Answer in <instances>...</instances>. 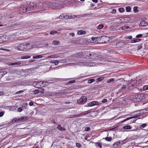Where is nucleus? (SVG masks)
<instances>
[{
	"label": "nucleus",
	"instance_id": "f257e3e1",
	"mask_svg": "<svg viewBox=\"0 0 148 148\" xmlns=\"http://www.w3.org/2000/svg\"><path fill=\"white\" fill-rule=\"evenodd\" d=\"M129 100H130L135 102H139L141 100L143 97L140 94H136L134 95H131L128 97Z\"/></svg>",
	"mask_w": 148,
	"mask_h": 148
},
{
	"label": "nucleus",
	"instance_id": "f03ea898",
	"mask_svg": "<svg viewBox=\"0 0 148 148\" xmlns=\"http://www.w3.org/2000/svg\"><path fill=\"white\" fill-rule=\"evenodd\" d=\"M100 40H104V41H101L99 42V43H103L107 42L110 40V38L109 37L106 36H102L100 37Z\"/></svg>",
	"mask_w": 148,
	"mask_h": 148
},
{
	"label": "nucleus",
	"instance_id": "7ed1b4c3",
	"mask_svg": "<svg viewBox=\"0 0 148 148\" xmlns=\"http://www.w3.org/2000/svg\"><path fill=\"white\" fill-rule=\"evenodd\" d=\"M34 8V6L33 5L32 3H30L28 7L24 8L23 9V12H26L29 11H31Z\"/></svg>",
	"mask_w": 148,
	"mask_h": 148
},
{
	"label": "nucleus",
	"instance_id": "20e7f679",
	"mask_svg": "<svg viewBox=\"0 0 148 148\" xmlns=\"http://www.w3.org/2000/svg\"><path fill=\"white\" fill-rule=\"evenodd\" d=\"M121 19L123 23L133 22L131 20V19L130 17H123V18H121Z\"/></svg>",
	"mask_w": 148,
	"mask_h": 148
},
{
	"label": "nucleus",
	"instance_id": "39448f33",
	"mask_svg": "<svg viewBox=\"0 0 148 148\" xmlns=\"http://www.w3.org/2000/svg\"><path fill=\"white\" fill-rule=\"evenodd\" d=\"M87 98L85 96H82L81 98L77 100V103L80 104H82L85 103L87 101Z\"/></svg>",
	"mask_w": 148,
	"mask_h": 148
},
{
	"label": "nucleus",
	"instance_id": "423d86ee",
	"mask_svg": "<svg viewBox=\"0 0 148 148\" xmlns=\"http://www.w3.org/2000/svg\"><path fill=\"white\" fill-rule=\"evenodd\" d=\"M52 3H50L49 2H47V3H44L42 5V8L43 7H44L45 6V8H54V7L52 5Z\"/></svg>",
	"mask_w": 148,
	"mask_h": 148
},
{
	"label": "nucleus",
	"instance_id": "0eeeda50",
	"mask_svg": "<svg viewBox=\"0 0 148 148\" xmlns=\"http://www.w3.org/2000/svg\"><path fill=\"white\" fill-rule=\"evenodd\" d=\"M86 54L87 55L86 58L91 59H94L96 58V57L97 56L96 54L95 55L93 54L90 53L88 52H86Z\"/></svg>",
	"mask_w": 148,
	"mask_h": 148
},
{
	"label": "nucleus",
	"instance_id": "6e6552de",
	"mask_svg": "<svg viewBox=\"0 0 148 148\" xmlns=\"http://www.w3.org/2000/svg\"><path fill=\"white\" fill-rule=\"evenodd\" d=\"M99 105V103L97 101H93L90 102L88 103V106L90 107L94 106L95 105Z\"/></svg>",
	"mask_w": 148,
	"mask_h": 148
},
{
	"label": "nucleus",
	"instance_id": "1a4fd4ad",
	"mask_svg": "<svg viewBox=\"0 0 148 148\" xmlns=\"http://www.w3.org/2000/svg\"><path fill=\"white\" fill-rule=\"evenodd\" d=\"M27 119V118L26 116H22L21 118L18 119L19 122H23Z\"/></svg>",
	"mask_w": 148,
	"mask_h": 148
},
{
	"label": "nucleus",
	"instance_id": "9d476101",
	"mask_svg": "<svg viewBox=\"0 0 148 148\" xmlns=\"http://www.w3.org/2000/svg\"><path fill=\"white\" fill-rule=\"evenodd\" d=\"M16 49V50L20 51H27V49L26 48H25L24 47H17Z\"/></svg>",
	"mask_w": 148,
	"mask_h": 148
},
{
	"label": "nucleus",
	"instance_id": "9b49d317",
	"mask_svg": "<svg viewBox=\"0 0 148 148\" xmlns=\"http://www.w3.org/2000/svg\"><path fill=\"white\" fill-rule=\"evenodd\" d=\"M92 40L95 42L97 41L98 40L100 42V37H92L91 38Z\"/></svg>",
	"mask_w": 148,
	"mask_h": 148
},
{
	"label": "nucleus",
	"instance_id": "f8f14e48",
	"mask_svg": "<svg viewBox=\"0 0 148 148\" xmlns=\"http://www.w3.org/2000/svg\"><path fill=\"white\" fill-rule=\"evenodd\" d=\"M77 34L78 35H84L86 34V32L85 31L82 30H79L78 31Z\"/></svg>",
	"mask_w": 148,
	"mask_h": 148
},
{
	"label": "nucleus",
	"instance_id": "ddd939ff",
	"mask_svg": "<svg viewBox=\"0 0 148 148\" xmlns=\"http://www.w3.org/2000/svg\"><path fill=\"white\" fill-rule=\"evenodd\" d=\"M144 109H143L140 110V111H138L135 112L134 113H135L134 114L135 115H137L139 114H141L142 113H144Z\"/></svg>",
	"mask_w": 148,
	"mask_h": 148
},
{
	"label": "nucleus",
	"instance_id": "4468645a",
	"mask_svg": "<svg viewBox=\"0 0 148 148\" xmlns=\"http://www.w3.org/2000/svg\"><path fill=\"white\" fill-rule=\"evenodd\" d=\"M38 81H35L33 83V85L36 88L39 87V85L38 84Z\"/></svg>",
	"mask_w": 148,
	"mask_h": 148
},
{
	"label": "nucleus",
	"instance_id": "2eb2a0df",
	"mask_svg": "<svg viewBox=\"0 0 148 148\" xmlns=\"http://www.w3.org/2000/svg\"><path fill=\"white\" fill-rule=\"evenodd\" d=\"M138 82L137 81H132L130 84L131 85H132L133 86H137L138 85V84H137L136 82Z\"/></svg>",
	"mask_w": 148,
	"mask_h": 148
},
{
	"label": "nucleus",
	"instance_id": "dca6fc26",
	"mask_svg": "<svg viewBox=\"0 0 148 148\" xmlns=\"http://www.w3.org/2000/svg\"><path fill=\"white\" fill-rule=\"evenodd\" d=\"M140 23L141 25L143 26H146L147 25V22L142 20L141 21Z\"/></svg>",
	"mask_w": 148,
	"mask_h": 148
},
{
	"label": "nucleus",
	"instance_id": "f3484780",
	"mask_svg": "<svg viewBox=\"0 0 148 148\" xmlns=\"http://www.w3.org/2000/svg\"><path fill=\"white\" fill-rule=\"evenodd\" d=\"M137 118L138 117H137V116H135L134 117H129V118H127L126 119H125L124 120L121 121V123H123L126 121H127L128 120H129L130 119H132V118Z\"/></svg>",
	"mask_w": 148,
	"mask_h": 148
},
{
	"label": "nucleus",
	"instance_id": "a211bd4d",
	"mask_svg": "<svg viewBox=\"0 0 148 148\" xmlns=\"http://www.w3.org/2000/svg\"><path fill=\"white\" fill-rule=\"evenodd\" d=\"M95 145L97 148H101L102 145L101 143H95Z\"/></svg>",
	"mask_w": 148,
	"mask_h": 148
},
{
	"label": "nucleus",
	"instance_id": "6ab92c4d",
	"mask_svg": "<svg viewBox=\"0 0 148 148\" xmlns=\"http://www.w3.org/2000/svg\"><path fill=\"white\" fill-rule=\"evenodd\" d=\"M140 40V39L139 38H134L133 39V40H131V43H135L136 42H139Z\"/></svg>",
	"mask_w": 148,
	"mask_h": 148
},
{
	"label": "nucleus",
	"instance_id": "aec40b11",
	"mask_svg": "<svg viewBox=\"0 0 148 148\" xmlns=\"http://www.w3.org/2000/svg\"><path fill=\"white\" fill-rule=\"evenodd\" d=\"M60 62L58 60H55L54 61H51L50 62L51 63H54L55 65H58Z\"/></svg>",
	"mask_w": 148,
	"mask_h": 148
},
{
	"label": "nucleus",
	"instance_id": "412c9836",
	"mask_svg": "<svg viewBox=\"0 0 148 148\" xmlns=\"http://www.w3.org/2000/svg\"><path fill=\"white\" fill-rule=\"evenodd\" d=\"M57 128L60 131L65 130V129L62 127L60 125H58V126L57 127Z\"/></svg>",
	"mask_w": 148,
	"mask_h": 148
},
{
	"label": "nucleus",
	"instance_id": "4be33fe9",
	"mask_svg": "<svg viewBox=\"0 0 148 148\" xmlns=\"http://www.w3.org/2000/svg\"><path fill=\"white\" fill-rule=\"evenodd\" d=\"M60 43L58 41L54 40L53 42V45H60Z\"/></svg>",
	"mask_w": 148,
	"mask_h": 148
},
{
	"label": "nucleus",
	"instance_id": "5701e85b",
	"mask_svg": "<svg viewBox=\"0 0 148 148\" xmlns=\"http://www.w3.org/2000/svg\"><path fill=\"white\" fill-rule=\"evenodd\" d=\"M20 45L19 46H29L30 45L29 43L25 42L23 43H21L20 44Z\"/></svg>",
	"mask_w": 148,
	"mask_h": 148
},
{
	"label": "nucleus",
	"instance_id": "b1692460",
	"mask_svg": "<svg viewBox=\"0 0 148 148\" xmlns=\"http://www.w3.org/2000/svg\"><path fill=\"white\" fill-rule=\"evenodd\" d=\"M62 16H63V18L64 19H66L68 18H70L69 16H68L67 14H62Z\"/></svg>",
	"mask_w": 148,
	"mask_h": 148
},
{
	"label": "nucleus",
	"instance_id": "393cba45",
	"mask_svg": "<svg viewBox=\"0 0 148 148\" xmlns=\"http://www.w3.org/2000/svg\"><path fill=\"white\" fill-rule=\"evenodd\" d=\"M103 139H105L106 141H111L112 140V138L111 137H107L105 138H103Z\"/></svg>",
	"mask_w": 148,
	"mask_h": 148
},
{
	"label": "nucleus",
	"instance_id": "a878e982",
	"mask_svg": "<svg viewBox=\"0 0 148 148\" xmlns=\"http://www.w3.org/2000/svg\"><path fill=\"white\" fill-rule=\"evenodd\" d=\"M132 127L130 125H127L124 126L123 128L124 130H129L131 129Z\"/></svg>",
	"mask_w": 148,
	"mask_h": 148
},
{
	"label": "nucleus",
	"instance_id": "bb28decb",
	"mask_svg": "<svg viewBox=\"0 0 148 148\" xmlns=\"http://www.w3.org/2000/svg\"><path fill=\"white\" fill-rule=\"evenodd\" d=\"M122 18L123 17H120L116 19L117 20V22L118 23H123V21L122 22V21H121V18Z\"/></svg>",
	"mask_w": 148,
	"mask_h": 148
},
{
	"label": "nucleus",
	"instance_id": "cd10ccee",
	"mask_svg": "<svg viewBox=\"0 0 148 148\" xmlns=\"http://www.w3.org/2000/svg\"><path fill=\"white\" fill-rule=\"evenodd\" d=\"M30 56H21V58L22 59H27L29 58H30Z\"/></svg>",
	"mask_w": 148,
	"mask_h": 148
},
{
	"label": "nucleus",
	"instance_id": "c85d7f7f",
	"mask_svg": "<svg viewBox=\"0 0 148 148\" xmlns=\"http://www.w3.org/2000/svg\"><path fill=\"white\" fill-rule=\"evenodd\" d=\"M12 122L13 123H15L19 122L18 119H17L16 118H14L12 121Z\"/></svg>",
	"mask_w": 148,
	"mask_h": 148
},
{
	"label": "nucleus",
	"instance_id": "c756f323",
	"mask_svg": "<svg viewBox=\"0 0 148 148\" xmlns=\"http://www.w3.org/2000/svg\"><path fill=\"white\" fill-rule=\"evenodd\" d=\"M125 45V43L123 42H119L116 43V45L123 46Z\"/></svg>",
	"mask_w": 148,
	"mask_h": 148
},
{
	"label": "nucleus",
	"instance_id": "7c9ffc66",
	"mask_svg": "<svg viewBox=\"0 0 148 148\" xmlns=\"http://www.w3.org/2000/svg\"><path fill=\"white\" fill-rule=\"evenodd\" d=\"M42 57V56L41 55H37L34 56L33 57L34 59L40 58Z\"/></svg>",
	"mask_w": 148,
	"mask_h": 148
},
{
	"label": "nucleus",
	"instance_id": "2f4dec72",
	"mask_svg": "<svg viewBox=\"0 0 148 148\" xmlns=\"http://www.w3.org/2000/svg\"><path fill=\"white\" fill-rule=\"evenodd\" d=\"M95 80L94 79H90L88 80V83L89 84H91L93 82H95Z\"/></svg>",
	"mask_w": 148,
	"mask_h": 148
},
{
	"label": "nucleus",
	"instance_id": "473e14b6",
	"mask_svg": "<svg viewBox=\"0 0 148 148\" xmlns=\"http://www.w3.org/2000/svg\"><path fill=\"white\" fill-rule=\"evenodd\" d=\"M129 28V27L127 26H123L121 27V29L122 30H125L126 29H128Z\"/></svg>",
	"mask_w": 148,
	"mask_h": 148
},
{
	"label": "nucleus",
	"instance_id": "72a5a7b5",
	"mask_svg": "<svg viewBox=\"0 0 148 148\" xmlns=\"http://www.w3.org/2000/svg\"><path fill=\"white\" fill-rule=\"evenodd\" d=\"M120 144H121V143L120 141H119L118 142H116L113 144V146H114L116 145H119Z\"/></svg>",
	"mask_w": 148,
	"mask_h": 148
},
{
	"label": "nucleus",
	"instance_id": "f704fd0d",
	"mask_svg": "<svg viewBox=\"0 0 148 148\" xmlns=\"http://www.w3.org/2000/svg\"><path fill=\"white\" fill-rule=\"evenodd\" d=\"M86 115V114L85 113L82 112L80 114H78L77 115H76L75 116H77V117H79V116H83V115Z\"/></svg>",
	"mask_w": 148,
	"mask_h": 148
},
{
	"label": "nucleus",
	"instance_id": "c9c22d12",
	"mask_svg": "<svg viewBox=\"0 0 148 148\" xmlns=\"http://www.w3.org/2000/svg\"><path fill=\"white\" fill-rule=\"evenodd\" d=\"M126 10L127 12H130L131 10V8L129 6H128L126 8Z\"/></svg>",
	"mask_w": 148,
	"mask_h": 148
},
{
	"label": "nucleus",
	"instance_id": "e433bc0d",
	"mask_svg": "<svg viewBox=\"0 0 148 148\" xmlns=\"http://www.w3.org/2000/svg\"><path fill=\"white\" fill-rule=\"evenodd\" d=\"M133 11L134 12H138V7H134V8Z\"/></svg>",
	"mask_w": 148,
	"mask_h": 148
},
{
	"label": "nucleus",
	"instance_id": "4c0bfd02",
	"mask_svg": "<svg viewBox=\"0 0 148 148\" xmlns=\"http://www.w3.org/2000/svg\"><path fill=\"white\" fill-rule=\"evenodd\" d=\"M38 84H39V87H40L41 86H42V84L44 83H47V82H42V81H38Z\"/></svg>",
	"mask_w": 148,
	"mask_h": 148
},
{
	"label": "nucleus",
	"instance_id": "58836bf2",
	"mask_svg": "<svg viewBox=\"0 0 148 148\" xmlns=\"http://www.w3.org/2000/svg\"><path fill=\"white\" fill-rule=\"evenodd\" d=\"M21 64V62H16L15 63H12L11 64V65H20Z\"/></svg>",
	"mask_w": 148,
	"mask_h": 148
},
{
	"label": "nucleus",
	"instance_id": "ea45409f",
	"mask_svg": "<svg viewBox=\"0 0 148 148\" xmlns=\"http://www.w3.org/2000/svg\"><path fill=\"white\" fill-rule=\"evenodd\" d=\"M127 139H125L123 140L120 141L121 143V144L122 145L126 143L127 142Z\"/></svg>",
	"mask_w": 148,
	"mask_h": 148
},
{
	"label": "nucleus",
	"instance_id": "a19ab883",
	"mask_svg": "<svg viewBox=\"0 0 148 148\" xmlns=\"http://www.w3.org/2000/svg\"><path fill=\"white\" fill-rule=\"evenodd\" d=\"M58 56L57 55H54L49 56L48 57L49 58H57Z\"/></svg>",
	"mask_w": 148,
	"mask_h": 148
},
{
	"label": "nucleus",
	"instance_id": "79ce46f5",
	"mask_svg": "<svg viewBox=\"0 0 148 148\" xmlns=\"http://www.w3.org/2000/svg\"><path fill=\"white\" fill-rule=\"evenodd\" d=\"M119 10L120 12H123L125 10L123 8H119Z\"/></svg>",
	"mask_w": 148,
	"mask_h": 148
},
{
	"label": "nucleus",
	"instance_id": "37998d69",
	"mask_svg": "<svg viewBox=\"0 0 148 148\" xmlns=\"http://www.w3.org/2000/svg\"><path fill=\"white\" fill-rule=\"evenodd\" d=\"M125 38L126 39H132V36H126L125 37Z\"/></svg>",
	"mask_w": 148,
	"mask_h": 148
},
{
	"label": "nucleus",
	"instance_id": "c03bdc74",
	"mask_svg": "<svg viewBox=\"0 0 148 148\" xmlns=\"http://www.w3.org/2000/svg\"><path fill=\"white\" fill-rule=\"evenodd\" d=\"M114 81V79L113 78H112L111 79H110L108 80L107 81V82L108 83H111L112 82H113Z\"/></svg>",
	"mask_w": 148,
	"mask_h": 148
},
{
	"label": "nucleus",
	"instance_id": "a18cd8bd",
	"mask_svg": "<svg viewBox=\"0 0 148 148\" xmlns=\"http://www.w3.org/2000/svg\"><path fill=\"white\" fill-rule=\"evenodd\" d=\"M103 27V25H99L97 26V29H102Z\"/></svg>",
	"mask_w": 148,
	"mask_h": 148
},
{
	"label": "nucleus",
	"instance_id": "49530a36",
	"mask_svg": "<svg viewBox=\"0 0 148 148\" xmlns=\"http://www.w3.org/2000/svg\"><path fill=\"white\" fill-rule=\"evenodd\" d=\"M147 125L146 123L143 124L140 126V128H143L145 127Z\"/></svg>",
	"mask_w": 148,
	"mask_h": 148
},
{
	"label": "nucleus",
	"instance_id": "de8ad7c7",
	"mask_svg": "<svg viewBox=\"0 0 148 148\" xmlns=\"http://www.w3.org/2000/svg\"><path fill=\"white\" fill-rule=\"evenodd\" d=\"M57 33V32L56 31L53 30L52 31L50 32V34L52 35H53L54 34H56Z\"/></svg>",
	"mask_w": 148,
	"mask_h": 148
},
{
	"label": "nucleus",
	"instance_id": "09e8293b",
	"mask_svg": "<svg viewBox=\"0 0 148 148\" xmlns=\"http://www.w3.org/2000/svg\"><path fill=\"white\" fill-rule=\"evenodd\" d=\"M143 88L144 90H147L148 89V86L147 85L144 86Z\"/></svg>",
	"mask_w": 148,
	"mask_h": 148
},
{
	"label": "nucleus",
	"instance_id": "8fccbe9b",
	"mask_svg": "<svg viewBox=\"0 0 148 148\" xmlns=\"http://www.w3.org/2000/svg\"><path fill=\"white\" fill-rule=\"evenodd\" d=\"M76 146L78 148H80L82 147V145L79 143H77L76 144Z\"/></svg>",
	"mask_w": 148,
	"mask_h": 148
},
{
	"label": "nucleus",
	"instance_id": "3c124183",
	"mask_svg": "<svg viewBox=\"0 0 148 148\" xmlns=\"http://www.w3.org/2000/svg\"><path fill=\"white\" fill-rule=\"evenodd\" d=\"M5 113V112L4 111L0 112V117H1Z\"/></svg>",
	"mask_w": 148,
	"mask_h": 148
},
{
	"label": "nucleus",
	"instance_id": "603ef678",
	"mask_svg": "<svg viewBox=\"0 0 148 148\" xmlns=\"http://www.w3.org/2000/svg\"><path fill=\"white\" fill-rule=\"evenodd\" d=\"M0 73H2V74L1 75V76H2V77L3 75H4L6 74L7 73V72L6 71H3L2 72H1Z\"/></svg>",
	"mask_w": 148,
	"mask_h": 148
},
{
	"label": "nucleus",
	"instance_id": "864d4df0",
	"mask_svg": "<svg viewBox=\"0 0 148 148\" xmlns=\"http://www.w3.org/2000/svg\"><path fill=\"white\" fill-rule=\"evenodd\" d=\"M90 129L88 127H86L85 129V130L86 131H88L90 130Z\"/></svg>",
	"mask_w": 148,
	"mask_h": 148
},
{
	"label": "nucleus",
	"instance_id": "5fc2aeb1",
	"mask_svg": "<svg viewBox=\"0 0 148 148\" xmlns=\"http://www.w3.org/2000/svg\"><path fill=\"white\" fill-rule=\"evenodd\" d=\"M142 36H143V35L142 34H139L137 35L136 36V38H139L141 37Z\"/></svg>",
	"mask_w": 148,
	"mask_h": 148
},
{
	"label": "nucleus",
	"instance_id": "6e6d98bb",
	"mask_svg": "<svg viewBox=\"0 0 148 148\" xmlns=\"http://www.w3.org/2000/svg\"><path fill=\"white\" fill-rule=\"evenodd\" d=\"M75 82V80H71L69 81V83L70 84L73 83Z\"/></svg>",
	"mask_w": 148,
	"mask_h": 148
},
{
	"label": "nucleus",
	"instance_id": "4d7b16f0",
	"mask_svg": "<svg viewBox=\"0 0 148 148\" xmlns=\"http://www.w3.org/2000/svg\"><path fill=\"white\" fill-rule=\"evenodd\" d=\"M22 111V108L21 107H20L18 108V112H21Z\"/></svg>",
	"mask_w": 148,
	"mask_h": 148
},
{
	"label": "nucleus",
	"instance_id": "13d9d810",
	"mask_svg": "<svg viewBox=\"0 0 148 148\" xmlns=\"http://www.w3.org/2000/svg\"><path fill=\"white\" fill-rule=\"evenodd\" d=\"M107 101V100L106 99H102V102L103 103L106 102Z\"/></svg>",
	"mask_w": 148,
	"mask_h": 148
},
{
	"label": "nucleus",
	"instance_id": "bf43d9fd",
	"mask_svg": "<svg viewBox=\"0 0 148 148\" xmlns=\"http://www.w3.org/2000/svg\"><path fill=\"white\" fill-rule=\"evenodd\" d=\"M69 35L72 36V37H74L75 36V34L74 33H69Z\"/></svg>",
	"mask_w": 148,
	"mask_h": 148
},
{
	"label": "nucleus",
	"instance_id": "052dcab7",
	"mask_svg": "<svg viewBox=\"0 0 148 148\" xmlns=\"http://www.w3.org/2000/svg\"><path fill=\"white\" fill-rule=\"evenodd\" d=\"M23 92V90H21V91H18V92H16V94H20V93H21V92Z\"/></svg>",
	"mask_w": 148,
	"mask_h": 148
},
{
	"label": "nucleus",
	"instance_id": "680f3d73",
	"mask_svg": "<svg viewBox=\"0 0 148 148\" xmlns=\"http://www.w3.org/2000/svg\"><path fill=\"white\" fill-rule=\"evenodd\" d=\"M103 79L102 77H99L97 79V81H101Z\"/></svg>",
	"mask_w": 148,
	"mask_h": 148
},
{
	"label": "nucleus",
	"instance_id": "e2e57ef3",
	"mask_svg": "<svg viewBox=\"0 0 148 148\" xmlns=\"http://www.w3.org/2000/svg\"><path fill=\"white\" fill-rule=\"evenodd\" d=\"M39 91L38 90H35L34 91V92L35 94H37L39 93Z\"/></svg>",
	"mask_w": 148,
	"mask_h": 148
},
{
	"label": "nucleus",
	"instance_id": "0e129e2a",
	"mask_svg": "<svg viewBox=\"0 0 148 148\" xmlns=\"http://www.w3.org/2000/svg\"><path fill=\"white\" fill-rule=\"evenodd\" d=\"M0 50H4L5 51H9V50L7 49H0Z\"/></svg>",
	"mask_w": 148,
	"mask_h": 148
},
{
	"label": "nucleus",
	"instance_id": "69168bd1",
	"mask_svg": "<svg viewBox=\"0 0 148 148\" xmlns=\"http://www.w3.org/2000/svg\"><path fill=\"white\" fill-rule=\"evenodd\" d=\"M125 87H126V86L124 85H123L121 89L122 90H123V89H125Z\"/></svg>",
	"mask_w": 148,
	"mask_h": 148
},
{
	"label": "nucleus",
	"instance_id": "338daca9",
	"mask_svg": "<svg viewBox=\"0 0 148 148\" xmlns=\"http://www.w3.org/2000/svg\"><path fill=\"white\" fill-rule=\"evenodd\" d=\"M29 104L30 106H32L33 105L34 103L33 102L30 101L29 102Z\"/></svg>",
	"mask_w": 148,
	"mask_h": 148
},
{
	"label": "nucleus",
	"instance_id": "774afa93",
	"mask_svg": "<svg viewBox=\"0 0 148 148\" xmlns=\"http://www.w3.org/2000/svg\"><path fill=\"white\" fill-rule=\"evenodd\" d=\"M59 18L60 19H64L63 18V16H62V14L61 15H60L59 17Z\"/></svg>",
	"mask_w": 148,
	"mask_h": 148
}]
</instances>
